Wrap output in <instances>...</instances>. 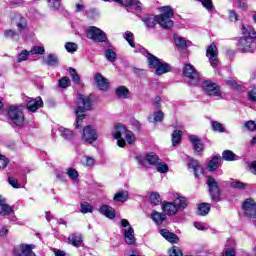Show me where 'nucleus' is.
I'll use <instances>...</instances> for the list:
<instances>
[{
  "label": "nucleus",
  "instance_id": "obj_1",
  "mask_svg": "<svg viewBox=\"0 0 256 256\" xmlns=\"http://www.w3.org/2000/svg\"><path fill=\"white\" fill-rule=\"evenodd\" d=\"M160 11L162 14L160 15H153V14H146L142 18V22L144 23L147 29H155V25H160L162 29H171L174 25L173 17H175V11L171 6H162L160 7Z\"/></svg>",
  "mask_w": 256,
  "mask_h": 256
},
{
  "label": "nucleus",
  "instance_id": "obj_2",
  "mask_svg": "<svg viewBox=\"0 0 256 256\" xmlns=\"http://www.w3.org/2000/svg\"><path fill=\"white\" fill-rule=\"evenodd\" d=\"M242 36L237 40V49L240 53H255L256 31L253 26L242 25Z\"/></svg>",
  "mask_w": 256,
  "mask_h": 256
},
{
  "label": "nucleus",
  "instance_id": "obj_3",
  "mask_svg": "<svg viewBox=\"0 0 256 256\" xmlns=\"http://www.w3.org/2000/svg\"><path fill=\"white\" fill-rule=\"evenodd\" d=\"M180 209H187V198L183 196H179L176 199V202H162V211L169 217L177 215Z\"/></svg>",
  "mask_w": 256,
  "mask_h": 256
},
{
  "label": "nucleus",
  "instance_id": "obj_4",
  "mask_svg": "<svg viewBox=\"0 0 256 256\" xmlns=\"http://www.w3.org/2000/svg\"><path fill=\"white\" fill-rule=\"evenodd\" d=\"M93 94L84 95L79 93L76 97V109L75 113H87V111H93Z\"/></svg>",
  "mask_w": 256,
  "mask_h": 256
},
{
  "label": "nucleus",
  "instance_id": "obj_5",
  "mask_svg": "<svg viewBox=\"0 0 256 256\" xmlns=\"http://www.w3.org/2000/svg\"><path fill=\"white\" fill-rule=\"evenodd\" d=\"M7 117L16 127H23L25 125V113H23V109L18 105H10L7 108Z\"/></svg>",
  "mask_w": 256,
  "mask_h": 256
},
{
  "label": "nucleus",
  "instance_id": "obj_6",
  "mask_svg": "<svg viewBox=\"0 0 256 256\" xmlns=\"http://www.w3.org/2000/svg\"><path fill=\"white\" fill-rule=\"evenodd\" d=\"M208 193L211 201L219 203L221 201V188L213 176H207Z\"/></svg>",
  "mask_w": 256,
  "mask_h": 256
},
{
  "label": "nucleus",
  "instance_id": "obj_7",
  "mask_svg": "<svg viewBox=\"0 0 256 256\" xmlns=\"http://www.w3.org/2000/svg\"><path fill=\"white\" fill-rule=\"evenodd\" d=\"M183 77H187L189 79L190 85H197L201 81V74L195 68V66L191 65V63H185L182 69Z\"/></svg>",
  "mask_w": 256,
  "mask_h": 256
},
{
  "label": "nucleus",
  "instance_id": "obj_8",
  "mask_svg": "<svg viewBox=\"0 0 256 256\" xmlns=\"http://www.w3.org/2000/svg\"><path fill=\"white\" fill-rule=\"evenodd\" d=\"M86 36L87 39H91L96 43H105L107 41V34L100 28H97V26L88 27L86 30Z\"/></svg>",
  "mask_w": 256,
  "mask_h": 256
},
{
  "label": "nucleus",
  "instance_id": "obj_9",
  "mask_svg": "<svg viewBox=\"0 0 256 256\" xmlns=\"http://www.w3.org/2000/svg\"><path fill=\"white\" fill-rule=\"evenodd\" d=\"M202 89L209 97H221V87L211 80L203 81Z\"/></svg>",
  "mask_w": 256,
  "mask_h": 256
},
{
  "label": "nucleus",
  "instance_id": "obj_10",
  "mask_svg": "<svg viewBox=\"0 0 256 256\" xmlns=\"http://www.w3.org/2000/svg\"><path fill=\"white\" fill-rule=\"evenodd\" d=\"M219 50L217 49V45L213 42L206 49V57L209 58L210 65L215 69L217 65H219Z\"/></svg>",
  "mask_w": 256,
  "mask_h": 256
},
{
  "label": "nucleus",
  "instance_id": "obj_11",
  "mask_svg": "<svg viewBox=\"0 0 256 256\" xmlns=\"http://www.w3.org/2000/svg\"><path fill=\"white\" fill-rule=\"evenodd\" d=\"M98 138L99 135H97V130H95L91 125H87L84 127L82 139L85 141V143H95Z\"/></svg>",
  "mask_w": 256,
  "mask_h": 256
},
{
  "label": "nucleus",
  "instance_id": "obj_12",
  "mask_svg": "<svg viewBox=\"0 0 256 256\" xmlns=\"http://www.w3.org/2000/svg\"><path fill=\"white\" fill-rule=\"evenodd\" d=\"M187 167L188 169H193L194 176L198 179L199 177H203V175H205V169L203 168V165H201V163L195 158H188Z\"/></svg>",
  "mask_w": 256,
  "mask_h": 256
},
{
  "label": "nucleus",
  "instance_id": "obj_13",
  "mask_svg": "<svg viewBox=\"0 0 256 256\" xmlns=\"http://www.w3.org/2000/svg\"><path fill=\"white\" fill-rule=\"evenodd\" d=\"M115 133H113L114 139H117V145L118 147H126L127 141L123 139V132H125V125L122 123H116L114 126Z\"/></svg>",
  "mask_w": 256,
  "mask_h": 256
},
{
  "label": "nucleus",
  "instance_id": "obj_14",
  "mask_svg": "<svg viewBox=\"0 0 256 256\" xmlns=\"http://www.w3.org/2000/svg\"><path fill=\"white\" fill-rule=\"evenodd\" d=\"M33 249L35 246L31 244H21L20 247L14 248L13 253L15 256H37Z\"/></svg>",
  "mask_w": 256,
  "mask_h": 256
},
{
  "label": "nucleus",
  "instance_id": "obj_15",
  "mask_svg": "<svg viewBox=\"0 0 256 256\" xmlns=\"http://www.w3.org/2000/svg\"><path fill=\"white\" fill-rule=\"evenodd\" d=\"M94 81L100 91L107 92L111 88L109 80L99 72L94 75Z\"/></svg>",
  "mask_w": 256,
  "mask_h": 256
},
{
  "label": "nucleus",
  "instance_id": "obj_16",
  "mask_svg": "<svg viewBox=\"0 0 256 256\" xmlns=\"http://www.w3.org/2000/svg\"><path fill=\"white\" fill-rule=\"evenodd\" d=\"M43 105V98H41V96H38L36 98H30V100L26 104V107L31 113H37V110L41 109Z\"/></svg>",
  "mask_w": 256,
  "mask_h": 256
},
{
  "label": "nucleus",
  "instance_id": "obj_17",
  "mask_svg": "<svg viewBox=\"0 0 256 256\" xmlns=\"http://www.w3.org/2000/svg\"><path fill=\"white\" fill-rule=\"evenodd\" d=\"M159 155H157L155 152H149L145 154V157L143 159L140 160V164L141 165H145V162L148 165H152L154 167H156V165H159Z\"/></svg>",
  "mask_w": 256,
  "mask_h": 256
},
{
  "label": "nucleus",
  "instance_id": "obj_18",
  "mask_svg": "<svg viewBox=\"0 0 256 256\" xmlns=\"http://www.w3.org/2000/svg\"><path fill=\"white\" fill-rule=\"evenodd\" d=\"M11 23H12V25H16V27L20 31H25V29H27V19H25V17H23V15H21V14L15 15L11 19Z\"/></svg>",
  "mask_w": 256,
  "mask_h": 256
},
{
  "label": "nucleus",
  "instance_id": "obj_19",
  "mask_svg": "<svg viewBox=\"0 0 256 256\" xmlns=\"http://www.w3.org/2000/svg\"><path fill=\"white\" fill-rule=\"evenodd\" d=\"M99 213L101 215H104V217H107V219H115V217L117 216V213L115 212V208L107 204H103L102 206H100Z\"/></svg>",
  "mask_w": 256,
  "mask_h": 256
},
{
  "label": "nucleus",
  "instance_id": "obj_20",
  "mask_svg": "<svg viewBox=\"0 0 256 256\" xmlns=\"http://www.w3.org/2000/svg\"><path fill=\"white\" fill-rule=\"evenodd\" d=\"M5 198H3L2 195H0V216L1 217H5L7 215H12V213H15V211L13 210V208L5 203Z\"/></svg>",
  "mask_w": 256,
  "mask_h": 256
},
{
  "label": "nucleus",
  "instance_id": "obj_21",
  "mask_svg": "<svg viewBox=\"0 0 256 256\" xmlns=\"http://www.w3.org/2000/svg\"><path fill=\"white\" fill-rule=\"evenodd\" d=\"M160 235H162V237L164 239H166V241H168V243H179V236H177V234L169 231L168 229H161L160 230Z\"/></svg>",
  "mask_w": 256,
  "mask_h": 256
},
{
  "label": "nucleus",
  "instance_id": "obj_22",
  "mask_svg": "<svg viewBox=\"0 0 256 256\" xmlns=\"http://www.w3.org/2000/svg\"><path fill=\"white\" fill-rule=\"evenodd\" d=\"M83 243V235L79 232H75L69 235L68 237V244L72 245L73 247H81Z\"/></svg>",
  "mask_w": 256,
  "mask_h": 256
},
{
  "label": "nucleus",
  "instance_id": "obj_23",
  "mask_svg": "<svg viewBox=\"0 0 256 256\" xmlns=\"http://www.w3.org/2000/svg\"><path fill=\"white\" fill-rule=\"evenodd\" d=\"M124 241L126 245H135L137 240L135 239V230L132 226L124 230Z\"/></svg>",
  "mask_w": 256,
  "mask_h": 256
},
{
  "label": "nucleus",
  "instance_id": "obj_24",
  "mask_svg": "<svg viewBox=\"0 0 256 256\" xmlns=\"http://www.w3.org/2000/svg\"><path fill=\"white\" fill-rule=\"evenodd\" d=\"M190 142L193 144V150L195 153H201L205 149V145L203 144V141H201V138L192 135L190 136Z\"/></svg>",
  "mask_w": 256,
  "mask_h": 256
},
{
  "label": "nucleus",
  "instance_id": "obj_25",
  "mask_svg": "<svg viewBox=\"0 0 256 256\" xmlns=\"http://www.w3.org/2000/svg\"><path fill=\"white\" fill-rule=\"evenodd\" d=\"M209 211H211L210 203L202 202L197 205L196 214L200 217H205V215H209Z\"/></svg>",
  "mask_w": 256,
  "mask_h": 256
},
{
  "label": "nucleus",
  "instance_id": "obj_26",
  "mask_svg": "<svg viewBox=\"0 0 256 256\" xmlns=\"http://www.w3.org/2000/svg\"><path fill=\"white\" fill-rule=\"evenodd\" d=\"M151 219L156 223V225H163L164 221H167V215L165 212H157L156 210H153L151 213Z\"/></svg>",
  "mask_w": 256,
  "mask_h": 256
},
{
  "label": "nucleus",
  "instance_id": "obj_27",
  "mask_svg": "<svg viewBox=\"0 0 256 256\" xmlns=\"http://www.w3.org/2000/svg\"><path fill=\"white\" fill-rule=\"evenodd\" d=\"M154 69L156 70L155 75L161 76L165 75V73H170L171 65H169V63L167 62L160 61L159 64Z\"/></svg>",
  "mask_w": 256,
  "mask_h": 256
},
{
  "label": "nucleus",
  "instance_id": "obj_28",
  "mask_svg": "<svg viewBox=\"0 0 256 256\" xmlns=\"http://www.w3.org/2000/svg\"><path fill=\"white\" fill-rule=\"evenodd\" d=\"M115 93L118 99H127V97L131 95V91H129V88L126 86H118L115 90Z\"/></svg>",
  "mask_w": 256,
  "mask_h": 256
},
{
  "label": "nucleus",
  "instance_id": "obj_29",
  "mask_svg": "<svg viewBox=\"0 0 256 256\" xmlns=\"http://www.w3.org/2000/svg\"><path fill=\"white\" fill-rule=\"evenodd\" d=\"M146 59L149 69H156L161 62V59L151 53L147 55Z\"/></svg>",
  "mask_w": 256,
  "mask_h": 256
},
{
  "label": "nucleus",
  "instance_id": "obj_30",
  "mask_svg": "<svg viewBox=\"0 0 256 256\" xmlns=\"http://www.w3.org/2000/svg\"><path fill=\"white\" fill-rule=\"evenodd\" d=\"M172 145L173 147H177V145H179V143H181V141H183V131L181 130H174L172 133Z\"/></svg>",
  "mask_w": 256,
  "mask_h": 256
},
{
  "label": "nucleus",
  "instance_id": "obj_31",
  "mask_svg": "<svg viewBox=\"0 0 256 256\" xmlns=\"http://www.w3.org/2000/svg\"><path fill=\"white\" fill-rule=\"evenodd\" d=\"M219 159H221V156H214L209 162H208V171H217L219 169Z\"/></svg>",
  "mask_w": 256,
  "mask_h": 256
},
{
  "label": "nucleus",
  "instance_id": "obj_32",
  "mask_svg": "<svg viewBox=\"0 0 256 256\" xmlns=\"http://www.w3.org/2000/svg\"><path fill=\"white\" fill-rule=\"evenodd\" d=\"M124 134V137L128 143V145L135 144V134L127 129V126H125V131L122 132V135Z\"/></svg>",
  "mask_w": 256,
  "mask_h": 256
},
{
  "label": "nucleus",
  "instance_id": "obj_33",
  "mask_svg": "<svg viewBox=\"0 0 256 256\" xmlns=\"http://www.w3.org/2000/svg\"><path fill=\"white\" fill-rule=\"evenodd\" d=\"M46 65L49 67H55V65H59V58L55 54H48L46 59Z\"/></svg>",
  "mask_w": 256,
  "mask_h": 256
},
{
  "label": "nucleus",
  "instance_id": "obj_34",
  "mask_svg": "<svg viewBox=\"0 0 256 256\" xmlns=\"http://www.w3.org/2000/svg\"><path fill=\"white\" fill-rule=\"evenodd\" d=\"M61 137L66 141H73L75 138V132L71 131L70 129L64 128L61 131Z\"/></svg>",
  "mask_w": 256,
  "mask_h": 256
},
{
  "label": "nucleus",
  "instance_id": "obj_35",
  "mask_svg": "<svg viewBox=\"0 0 256 256\" xmlns=\"http://www.w3.org/2000/svg\"><path fill=\"white\" fill-rule=\"evenodd\" d=\"M150 203L154 207H157V205H161V195L158 192H152L150 194Z\"/></svg>",
  "mask_w": 256,
  "mask_h": 256
},
{
  "label": "nucleus",
  "instance_id": "obj_36",
  "mask_svg": "<svg viewBox=\"0 0 256 256\" xmlns=\"http://www.w3.org/2000/svg\"><path fill=\"white\" fill-rule=\"evenodd\" d=\"M174 42L176 44V47H178V49H187V40H185V38L181 36H175Z\"/></svg>",
  "mask_w": 256,
  "mask_h": 256
},
{
  "label": "nucleus",
  "instance_id": "obj_37",
  "mask_svg": "<svg viewBox=\"0 0 256 256\" xmlns=\"http://www.w3.org/2000/svg\"><path fill=\"white\" fill-rule=\"evenodd\" d=\"M105 57L108 61H110V63H115V61H117V52L113 51L111 48H108L105 51Z\"/></svg>",
  "mask_w": 256,
  "mask_h": 256
},
{
  "label": "nucleus",
  "instance_id": "obj_38",
  "mask_svg": "<svg viewBox=\"0 0 256 256\" xmlns=\"http://www.w3.org/2000/svg\"><path fill=\"white\" fill-rule=\"evenodd\" d=\"M211 127H212V131H214L215 133H225V126H223L221 122L212 121Z\"/></svg>",
  "mask_w": 256,
  "mask_h": 256
},
{
  "label": "nucleus",
  "instance_id": "obj_39",
  "mask_svg": "<svg viewBox=\"0 0 256 256\" xmlns=\"http://www.w3.org/2000/svg\"><path fill=\"white\" fill-rule=\"evenodd\" d=\"M58 87H60V89H67V87H71V79L67 76L62 77L58 81Z\"/></svg>",
  "mask_w": 256,
  "mask_h": 256
},
{
  "label": "nucleus",
  "instance_id": "obj_40",
  "mask_svg": "<svg viewBox=\"0 0 256 256\" xmlns=\"http://www.w3.org/2000/svg\"><path fill=\"white\" fill-rule=\"evenodd\" d=\"M127 197H129V194H125V192L120 191L114 195L113 199L118 203H125V201H127Z\"/></svg>",
  "mask_w": 256,
  "mask_h": 256
},
{
  "label": "nucleus",
  "instance_id": "obj_41",
  "mask_svg": "<svg viewBox=\"0 0 256 256\" xmlns=\"http://www.w3.org/2000/svg\"><path fill=\"white\" fill-rule=\"evenodd\" d=\"M29 55H31V52H30V51L22 50V51L17 55V63H23V61H27V59H29Z\"/></svg>",
  "mask_w": 256,
  "mask_h": 256
},
{
  "label": "nucleus",
  "instance_id": "obj_42",
  "mask_svg": "<svg viewBox=\"0 0 256 256\" xmlns=\"http://www.w3.org/2000/svg\"><path fill=\"white\" fill-rule=\"evenodd\" d=\"M222 157L224 161H235V157H237V155L231 150H225L222 153Z\"/></svg>",
  "mask_w": 256,
  "mask_h": 256
},
{
  "label": "nucleus",
  "instance_id": "obj_43",
  "mask_svg": "<svg viewBox=\"0 0 256 256\" xmlns=\"http://www.w3.org/2000/svg\"><path fill=\"white\" fill-rule=\"evenodd\" d=\"M69 71H70V77L72 78V81L77 85H79L81 83V77L77 73V70H75V68H70Z\"/></svg>",
  "mask_w": 256,
  "mask_h": 256
},
{
  "label": "nucleus",
  "instance_id": "obj_44",
  "mask_svg": "<svg viewBox=\"0 0 256 256\" xmlns=\"http://www.w3.org/2000/svg\"><path fill=\"white\" fill-rule=\"evenodd\" d=\"M168 255L169 256H183V250H181V248H179L178 246H172L168 250Z\"/></svg>",
  "mask_w": 256,
  "mask_h": 256
},
{
  "label": "nucleus",
  "instance_id": "obj_45",
  "mask_svg": "<svg viewBox=\"0 0 256 256\" xmlns=\"http://www.w3.org/2000/svg\"><path fill=\"white\" fill-rule=\"evenodd\" d=\"M80 211L81 213H83L84 215L87 213H93V207L91 204H89L88 202H84L80 205Z\"/></svg>",
  "mask_w": 256,
  "mask_h": 256
},
{
  "label": "nucleus",
  "instance_id": "obj_46",
  "mask_svg": "<svg viewBox=\"0 0 256 256\" xmlns=\"http://www.w3.org/2000/svg\"><path fill=\"white\" fill-rule=\"evenodd\" d=\"M30 55H45V47L33 46L30 50Z\"/></svg>",
  "mask_w": 256,
  "mask_h": 256
},
{
  "label": "nucleus",
  "instance_id": "obj_47",
  "mask_svg": "<svg viewBox=\"0 0 256 256\" xmlns=\"http://www.w3.org/2000/svg\"><path fill=\"white\" fill-rule=\"evenodd\" d=\"M67 175L72 181H77V179H79V172L75 168H68Z\"/></svg>",
  "mask_w": 256,
  "mask_h": 256
},
{
  "label": "nucleus",
  "instance_id": "obj_48",
  "mask_svg": "<svg viewBox=\"0 0 256 256\" xmlns=\"http://www.w3.org/2000/svg\"><path fill=\"white\" fill-rule=\"evenodd\" d=\"M4 37L6 39H15V37H17V39H19V34L15 30L7 29L4 31Z\"/></svg>",
  "mask_w": 256,
  "mask_h": 256
},
{
  "label": "nucleus",
  "instance_id": "obj_49",
  "mask_svg": "<svg viewBox=\"0 0 256 256\" xmlns=\"http://www.w3.org/2000/svg\"><path fill=\"white\" fill-rule=\"evenodd\" d=\"M75 115H76V129H81V126L83 125V119L87 117V114L75 113Z\"/></svg>",
  "mask_w": 256,
  "mask_h": 256
},
{
  "label": "nucleus",
  "instance_id": "obj_50",
  "mask_svg": "<svg viewBox=\"0 0 256 256\" xmlns=\"http://www.w3.org/2000/svg\"><path fill=\"white\" fill-rule=\"evenodd\" d=\"M231 187L232 189H240L244 191L245 189H247V184L241 181H234L231 183Z\"/></svg>",
  "mask_w": 256,
  "mask_h": 256
},
{
  "label": "nucleus",
  "instance_id": "obj_51",
  "mask_svg": "<svg viewBox=\"0 0 256 256\" xmlns=\"http://www.w3.org/2000/svg\"><path fill=\"white\" fill-rule=\"evenodd\" d=\"M65 49L68 53H75V51L78 49V46L74 42H67L65 44Z\"/></svg>",
  "mask_w": 256,
  "mask_h": 256
},
{
  "label": "nucleus",
  "instance_id": "obj_52",
  "mask_svg": "<svg viewBox=\"0 0 256 256\" xmlns=\"http://www.w3.org/2000/svg\"><path fill=\"white\" fill-rule=\"evenodd\" d=\"M226 85H228L230 89H234V91H241V85H239L235 80H227Z\"/></svg>",
  "mask_w": 256,
  "mask_h": 256
},
{
  "label": "nucleus",
  "instance_id": "obj_53",
  "mask_svg": "<svg viewBox=\"0 0 256 256\" xmlns=\"http://www.w3.org/2000/svg\"><path fill=\"white\" fill-rule=\"evenodd\" d=\"M124 39H126V41L129 43L130 47L135 48V41H133V39H135V36L133 35L132 32H126Z\"/></svg>",
  "mask_w": 256,
  "mask_h": 256
},
{
  "label": "nucleus",
  "instance_id": "obj_54",
  "mask_svg": "<svg viewBox=\"0 0 256 256\" xmlns=\"http://www.w3.org/2000/svg\"><path fill=\"white\" fill-rule=\"evenodd\" d=\"M165 119V113H163L161 110H158L154 112V121L155 123H161Z\"/></svg>",
  "mask_w": 256,
  "mask_h": 256
},
{
  "label": "nucleus",
  "instance_id": "obj_55",
  "mask_svg": "<svg viewBox=\"0 0 256 256\" xmlns=\"http://www.w3.org/2000/svg\"><path fill=\"white\" fill-rule=\"evenodd\" d=\"M158 173H167L169 171V166L167 163H160L158 162V165H156Z\"/></svg>",
  "mask_w": 256,
  "mask_h": 256
},
{
  "label": "nucleus",
  "instance_id": "obj_56",
  "mask_svg": "<svg viewBox=\"0 0 256 256\" xmlns=\"http://www.w3.org/2000/svg\"><path fill=\"white\" fill-rule=\"evenodd\" d=\"M8 183L13 187L14 189H21V185H19V181L15 177H9Z\"/></svg>",
  "mask_w": 256,
  "mask_h": 256
},
{
  "label": "nucleus",
  "instance_id": "obj_57",
  "mask_svg": "<svg viewBox=\"0 0 256 256\" xmlns=\"http://www.w3.org/2000/svg\"><path fill=\"white\" fill-rule=\"evenodd\" d=\"M201 3L207 11H213V0H202Z\"/></svg>",
  "mask_w": 256,
  "mask_h": 256
},
{
  "label": "nucleus",
  "instance_id": "obj_58",
  "mask_svg": "<svg viewBox=\"0 0 256 256\" xmlns=\"http://www.w3.org/2000/svg\"><path fill=\"white\" fill-rule=\"evenodd\" d=\"M9 165V159L5 155L0 154V169H6Z\"/></svg>",
  "mask_w": 256,
  "mask_h": 256
},
{
  "label": "nucleus",
  "instance_id": "obj_59",
  "mask_svg": "<svg viewBox=\"0 0 256 256\" xmlns=\"http://www.w3.org/2000/svg\"><path fill=\"white\" fill-rule=\"evenodd\" d=\"M229 20L232 23H237V21H239V15L237 14V12L235 10L229 11Z\"/></svg>",
  "mask_w": 256,
  "mask_h": 256
},
{
  "label": "nucleus",
  "instance_id": "obj_60",
  "mask_svg": "<svg viewBox=\"0 0 256 256\" xmlns=\"http://www.w3.org/2000/svg\"><path fill=\"white\" fill-rule=\"evenodd\" d=\"M244 127L248 129V131H256V123L253 120L245 122Z\"/></svg>",
  "mask_w": 256,
  "mask_h": 256
},
{
  "label": "nucleus",
  "instance_id": "obj_61",
  "mask_svg": "<svg viewBox=\"0 0 256 256\" xmlns=\"http://www.w3.org/2000/svg\"><path fill=\"white\" fill-rule=\"evenodd\" d=\"M48 3H51L52 1V5H51V9H53V11H59V8L61 7V0H47Z\"/></svg>",
  "mask_w": 256,
  "mask_h": 256
},
{
  "label": "nucleus",
  "instance_id": "obj_62",
  "mask_svg": "<svg viewBox=\"0 0 256 256\" xmlns=\"http://www.w3.org/2000/svg\"><path fill=\"white\" fill-rule=\"evenodd\" d=\"M115 3H120L124 7H133V0H113Z\"/></svg>",
  "mask_w": 256,
  "mask_h": 256
},
{
  "label": "nucleus",
  "instance_id": "obj_63",
  "mask_svg": "<svg viewBox=\"0 0 256 256\" xmlns=\"http://www.w3.org/2000/svg\"><path fill=\"white\" fill-rule=\"evenodd\" d=\"M247 97L249 101L255 103L256 101V88H253L251 91L248 92Z\"/></svg>",
  "mask_w": 256,
  "mask_h": 256
},
{
  "label": "nucleus",
  "instance_id": "obj_64",
  "mask_svg": "<svg viewBox=\"0 0 256 256\" xmlns=\"http://www.w3.org/2000/svg\"><path fill=\"white\" fill-rule=\"evenodd\" d=\"M237 252L235 251V248H227L225 249L222 256H236Z\"/></svg>",
  "mask_w": 256,
  "mask_h": 256
}]
</instances>
